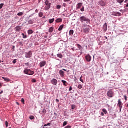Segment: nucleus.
I'll use <instances>...</instances> for the list:
<instances>
[{"label": "nucleus", "instance_id": "51", "mask_svg": "<svg viewBox=\"0 0 128 128\" xmlns=\"http://www.w3.org/2000/svg\"><path fill=\"white\" fill-rule=\"evenodd\" d=\"M64 2H70V0H64Z\"/></svg>", "mask_w": 128, "mask_h": 128}, {"label": "nucleus", "instance_id": "37", "mask_svg": "<svg viewBox=\"0 0 128 128\" xmlns=\"http://www.w3.org/2000/svg\"><path fill=\"white\" fill-rule=\"evenodd\" d=\"M29 118L30 120H34V116H30Z\"/></svg>", "mask_w": 128, "mask_h": 128}, {"label": "nucleus", "instance_id": "43", "mask_svg": "<svg viewBox=\"0 0 128 128\" xmlns=\"http://www.w3.org/2000/svg\"><path fill=\"white\" fill-rule=\"evenodd\" d=\"M69 92H70V90H72V86H70L68 90Z\"/></svg>", "mask_w": 128, "mask_h": 128}, {"label": "nucleus", "instance_id": "57", "mask_svg": "<svg viewBox=\"0 0 128 128\" xmlns=\"http://www.w3.org/2000/svg\"><path fill=\"white\" fill-rule=\"evenodd\" d=\"M128 2V0H126L124 2Z\"/></svg>", "mask_w": 128, "mask_h": 128}, {"label": "nucleus", "instance_id": "5", "mask_svg": "<svg viewBox=\"0 0 128 128\" xmlns=\"http://www.w3.org/2000/svg\"><path fill=\"white\" fill-rule=\"evenodd\" d=\"M32 52L30 51H29L28 52H25V57L26 58H32Z\"/></svg>", "mask_w": 128, "mask_h": 128}, {"label": "nucleus", "instance_id": "59", "mask_svg": "<svg viewBox=\"0 0 128 128\" xmlns=\"http://www.w3.org/2000/svg\"><path fill=\"white\" fill-rule=\"evenodd\" d=\"M106 40L108 38V37H106V36H104Z\"/></svg>", "mask_w": 128, "mask_h": 128}, {"label": "nucleus", "instance_id": "15", "mask_svg": "<svg viewBox=\"0 0 128 128\" xmlns=\"http://www.w3.org/2000/svg\"><path fill=\"white\" fill-rule=\"evenodd\" d=\"M62 22V18H58L56 20V22Z\"/></svg>", "mask_w": 128, "mask_h": 128}, {"label": "nucleus", "instance_id": "40", "mask_svg": "<svg viewBox=\"0 0 128 128\" xmlns=\"http://www.w3.org/2000/svg\"><path fill=\"white\" fill-rule=\"evenodd\" d=\"M5 124L6 126V128H8V121H6Z\"/></svg>", "mask_w": 128, "mask_h": 128}, {"label": "nucleus", "instance_id": "28", "mask_svg": "<svg viewBox=\"0 0 128 128\" xmlns=\"http://www.w3.org/2000/svg\"><path fill=\"white\" fill-rule=\"evenodd\" d=\"M22 14H24V12H20L18 13L17 16H22Z\"/></svg>", "mask_w": 128, "mask_h": 128}, {"label": "nucleus", "instance_id": "42", "mask_svg": "<svg viewBox=\"0 0 128 128\" xmlns=\"http://www.w3.org/2000/svg\"><path fill=\"white\" fill-rule=\"evenodd\" d=\"M2 6H4V4H0V9L2 8Z\"/></svg>", "mask_w": 128, "mask_h": 128}, {"label": "nucleus", "instance_id": "45", "mask_svg": "<svg viewBox=\"0 0 128 128\" xmlns=\"http://www.w3.org/2000/svg\"><path fill=\"white\" fill-rule=\"evenodd\" d=\"M16 59H14L12 61V63L13 64H16Z\"/></svg>", "mask_w": 128, "mask_h": 128}, {"label": "nucleus", "instance_id": "12", "mask_svg": "<svg viewBox=\"0 0 128 128\" xmlns=\"http://www.w3.org/2000/svg\"><path fill=\"white\" fill-rule=\"evenodd\" d=\"M103 29L104 30L106 31V30H108V24H106V23H105L104 25H103Z\"/></svg>", "mask_w": 128, "mask_h": 128}, {"label": "nucleus", "instance_id": "34", "mask_svg": "<svg viewBox=\"0 0 128 128\" xmlns=\"http://www.w3.org/2000/svg\"><path fill=\"white\" fill-rule=\"evenodd\" d=\"M71 108H72V110H74V108H76V105L74 104L72 105Z\"/></svg>", "mask_w": 128, "mask_h": 128}, {"label": "nucleus", "instance_id": "47", "mask_svg": "<svg viewBox=\"0 0 128 128\" xmlns=\"http://www.w3.org/2000/svg\"><path fill=\"white\" fill-rule=\"evenodd\" d=\"M72 128V126H66L65 128Z\"/></svg>", "mask_w": 128, "mask_h": 128}, {"label": "nucleus", "instance_id": "58", "mask_svg": "<svg viewBox=\"0 0 128 128\" xmlns=\"http://www.w3.org/2000/svg\"><path fill=\"white\" fill-rule=\"evenodd\" d=\"M126 7L128 8V3L126 4Z\"/></svg>", "mask_w": 128, "mask_h": 128}, {"label": "nucleus", "instance_id": "9", "mask_svg": "<svg viewBox=\"0 0 128 128\" xmlns=\"http://www.w3.org/2000/svg\"><path fill=\"white\" fill-rule=\"evenodd\" d=\"M85 58L86 60V62H90L92 60V56H90V55L88 54L85 56Z\"/></svg>", "mask_w": 128, "mask_h": 128}, {"label": "nucleus", "instance_id": "11", "mask_svg": "<svg viewBox=\"0 0 128 128\" xmlns=\"http://www.w3.org/2000/svg\"><path fill=\"white\" fill-rule=\"evenodd\" d=\"M15 28H16V32H20V30H22V28H20V26H16Z\"/></svg>", "mask_w": 128, "mask_h": 128}, {"label": "nucleus", "instance_id": "39", "mask_svg": "<svg viewBox=\"0 0 128 128\" xmlns=\"http://www.w3.org/2000/svg\"><path fill=\"white\" fill-rule=\"evenodd\" d=\"M68 124V122L66 121H64L63 123V126H66V124Z\"/></svg>", "mask_w": 128, "mask_h": 128}, {"label": "nucleus", "instance_id": "38", "mask_svg": "<svg viewBox=\"0 0 128 128\" xmlns=\"http://www.w3.org/2000/svg\"><path fill=\"white\" fill-rule=\"evenodd\" d=\"M80 10L81 12H84V7L82 6V8H80Z\"/></svg>", "mask_w": 128, "mask_h": 128}, {"label": "nucleus", "instance_id": "60", "mask_svg": "<svg viewBox=\"0 0 128 128\" xmlns=\"http://www.w3.org/2000/svg\"><path fill=\"white\" fill-rule=\"evenodd\" d=\"M47 126V124H45L44 125V126Z\"/></svg>", "mask_w": 128, "mask_h": 128}, {"label": "nucleus", "instance_id": "32", "mask_svg": "<svg viewBox=\"0 0 128 128\" xmlns=\"http://www.w3.org/2000/svg\"><path fill=\"white\" fill-rule=\"evenodd\" d=\"M78 88H79L80 90H81V88H82V84H79L78 86Z\"/></svg>", "mask_w": 128, "mask_h": 128}, {"label": "nucleus", "instance_id": "18", "mask_svg": "<svg viewBox=\"0 0 128 128\" xmlns=\"http://www.w3.org/2000/svg\"><path fill=\"white\" fill-rule=\"evenodd\" d=\"M100 4L102 6H106V2L102 0L100 2Z\"/></svg>", "mask_w": 128, "mask_h": 128}, {"label": "nucleus", "instance_id": "56", "mask_svg": "<svg viewBox=\"0 0 128 128\" xmlns=\"http://www.w3.org/2000/svg\"><path fill=\"white\" fill-rule=\"evenodd\" d=\"M46 124H47V126H50V123H48Z\"/></svg>", "mask_w": 128, "mask_h": 128}, {"label": "nucleus", "instance_id": "44", "mask_svg": "<svg viewBox=\"0 0 128 128\" xmlns=\"http://www.w3.org/2000/svg\"><path fill=\"white\" fill-rule=\"evenodd\" d=\"M25 66H30V63L27 62L24 64Z\"/></svg>", "mask_w": 128, "mask_h": 128}, {"label": "nucleus", "instance_id": "24", "mask_svg": "<svg viewBox=\"0 0 128 128\" xmlns=\"http://www.w3.org/2000/svg\"><path fill=\"white\" fill-rule=\"evenodd\" d=\"M54 22V18H52V19H49V22L50 24H52Z\"/></svg>", "mask_w": 128, "mask_h": 128}, {"label": "nucleus", "instance_id": "6", "mask_svg": "<svg viewBox=\"0 0 128 128\" xmlns=\"http://www.w3.org/2000/svg\"><path fill=\"white\" fill-rule=\"evenodd\" d=\"M117 106H119L120 108V112L121 110H122V101L120 100V99H119L118 100V103L117 104Z\"/></svg>", "mask_w": 128, "mask_h": 128}, {"label": "nucleus", "instance_id": "16", "mask_svg": "<svg viewBox=\"0 0 128 128\" xmlns=\"http://www.w3.org/2000/svg\"><path fill=\"white\" fill-rule=\"evenodd\" d=\"M64 24L60 25V26L59 28H58V30L60 32V30H62V28H64Z\"/></svg>", "mask_w": 128, "mask_h": 128}, {"label": "nucleus", "instance_id": "49", "mask_svg": "<svg viewBox=\"0 0 128 128\" xmlns=\"http://www.w3.org/2000/svg\"><path fill=\"white\" fill-rule=\"evenodd\" d=\"M62 6H64V8H66V3H64L62 4Z\"/></svg>", "mask_w": 128, "mask_h": 128}, {"label": "nucleus", "instance_id": "62", "mask_svg": "<svg viewBox=\"0 0 128 128\" xmlns=\"http://www.w3.org/2000/svg\"><path fill=\"white\" fill-rule=\"evenodd\" d=\"M122 10H120V12H122Z\"/></svg>", "mask_w": 128, "mask_h": 128}, {"label": "nucleus", "instance_id": "26", "mask_svg": "<svg viewBox=\"0 0 128 128\" xmlns=\"http://www.w3.org/2000/svg\"><path fill=\"white\" fill-rule=\"evenodd\" d=\"M57 56L58 58H62V54H57Z\"/></svg>", "mask_w": 128, "mask_h": 128}, {"label": "nucleus", "instance_id": "20", "mask_svg": "<svg viewBox=\"0 0 128 128\" xmlns=\"http://www.w3.org/2000/svg\"><path fill=\"white\" fill-rule=\"evenodd\" d=\"M28 34H34V30H28Z\"/></svg>", "mask_w": 128, "mask_h": 128}, {"label": "nucleus", "instance_id": "61", "mask_svg": "<svg viewBox=\"0 0 128 128\" xmlns=\"http://www.w3.org/2000/svg\"><path fill=\"white\" fill-rule=\"evenodd\" d=\"M72 50H74V48H72Z\"/></svg>", "mask_w": 128, "mask_h": 128}, {"label": "nucleus", "instance_id": "19", "mask_svg": "<svg viewBox=\"0 0 128 128\" xmlns=\"http://www.w3.org/2000/svg\"><path fill=\"white\" fill-rule=\"evenodd\" d=\"M82 3H78L77 4V8H80L82 7Z\"/></svg>", "mask_w": 128, "mask_h": 128}, {"label": "nucleus", "instance_id": "50", "mask_svg": "<svg viewBox=\"0 0 128 128\" xmlns=\"http://www.w3.org/2000/svg\"><path fill=\"white\" fill-rule=\"evenodd\" d=\"M124 98L125 100H126V96H124Z\"/></svg>", "mask_w": 128, "mask_h": 128}, {"label": "nucleus", "instance_id": "7", "mask_svg": "<svg viewBox=\"0 0 128 128\" xmlns=\"http://www.w3.org/2000/svg\"><path fill=\"white\" fill-rule=\"evenodd\" d=\"M50 82L54 86H56L58 84V80L56 78H52L50 80Z\"/></svg>", "mask_w": 128, "mask_h": 128}, {"label": "nucleus", "instance_id": "22", "mask_svg": "<svg viewBox=\"0 0 128 128\" xmlns=\"http://www.w3.org/2000/svg\"><path fill=\"white\" fill-rule=\"evenodd\" d=\"M61 82H62L64 86H66V81L64 80H62Z\"/></svg>", "mask_w": 128, "mask_h": 128}, {"label": "nucleus", "instance_id": "41", "mask_svg": "<svg viewBox=\"0 0 128 128\" xmlns=\"http://www.w3.org/2000/svg\"><path fill=\"white\" fill-rule=\"evenodd\" d=\"M21 102L24 104V98H22Z\"/></svg>", "mask_w": 128, "mask_h": 128}, {"label": "nucleus", "instance_id": "17", "mask_svg": "<svg viewBox=\"0 0 128 128\" xmlns=\"http://www.w3.org/2000/svg\"><path fill=\"white\" fill-rule=\"evenodd\" d=\"M72 34H74V30H70L69 31V35H70V36H72Z\"/></svg>", "mask_w": 128, "mask_h": 128}, {"label": "nucleus", "instance_id": "54", "mask_svg": "<svg viewBox=\"0 0 128 128\" xmlns=\"http://www.w3.org/2000/svg\"><path fill=\"white\" fill-rule=\"evenodd\" d=\"M56 102H59L60 100H58V99H56Z\"/></svg>", "mask_w": 128, "mask_h": 128}, {"label": "nucleus", "instance_id": "1", "mask_svg": "<svg viewBox=\"0 0 128 128\" xmlns=\"http://www.w3.org/2000/svg\"><path fill=\"white\" fill-rule=\"evenodd\" d=\"M80 22H86V24H89L90 22V20L85 16H80Z\"/></svg>", "mask_w": 128, "mask_h": 128}, {"label": "nucleus", "instance_id": "25", "mask_svg": "<svg viewBox=\"0 0 128 128\" xmlns=\"http://www.w3.org/2000/svg\"><path fill=\"white\" fill-rule=\"evenodd\" d=\"M76 46L78 48V50H82V46L80 45V44H76Z\"/></svg>", "mask_w": 128, "mask_h": 128}, {"label": "nucleus", "instance_id": "53", "mask_svg": "<svg viewBox=\"0 0 128 128\" xmlns=\"http://www.w3.org/2000/svg\"><path fill=\"white\" fill-rule=\"evenodd\" d=\"M62 70H64V72H66V70L64 68H62Z\"/></svg>", "mask_w": 128, "mask_h": 128}, {"label": "nucleus", "instance_id": "8", "mask_svg": "<svg viewBox=\"0 0 128 128\" xmlns=\"http://www.w3.org/2000/svg\"><path fill=\"white\" fill-rule=\"evenodd\" d=\"M46 64V61H42L39 64L40 68H42V66H44Z\"/></svg>", "mask_w": 128, "mask_h": 128}, {"label": "nucleus", "instance_id": "52", "mask_svg": "<svg viewBox=\"0 0 128 128\" xmlns=\"http://www.w3.org/2000/svg\"><path fill=\"white\" fill-rule=\"evenodd\" d=\"M4 92V91L1 90V92H0V94H2Z\"/></svg>", "mask_w": 128, "mask_h": 128}, {"label": "nucleus", "instance_id": "33", "mask_svg": "<svg viewBox=\"0 0 128 128\" xmlns=\"http://www.w3.org/2000/svg\"><path fill=\"white\" fill-rule=\"evenodd\" d=\"M117 2L119 4H122V2H124V0H117Z\"/></svg>", "mask_w": 128, "mask_h": 128}, {"label": "nucleus", "instance_id": "48", "mask_svg": "<svg viewBox=\"0 0 128 128\" xmlns=\"http://www.w3.org/2000/svg\"><path fill=\"white\" fill-rule=\"evenodd\" d=\"M86 26H88V25H86V24H83L84 28H86Z\"/></svg>", "mask_w": 128, "mask_h": 128}, {"label": "nucleus", "instance_id": "14", "mask_svg": "<svg viewBox=\"0 0 128 128\" xmlns=\"http://www.w3.org/2000/svg\"><path fill=\"white\" fill-rule=\"evenodd\" d=\"M59 74L61 76H64V72L62 70L59 71Z\"/></svg>", "mask_w": 128, "mask_h": 128}, {"label": "nucleus", "instance_id": "30", "mask_svg": "<svg viewBox=\"0 0 128 128\" xmlns=\"http://www.w3.org/2000/svg\"><path fill=\"white\" fill-rule=\"evenodd\" d=\"M102 112H104L105 114H108V111H106V109H102Z\"/></svg>", "mask_w": 128, "mask_h": 128}, {"label": "nucleus", "instance_id": "63", "mask_svg": "<svg viewBox=\"0 0 128 128\" xmlns=\"http://www.w3.org/2000/svg\"><path fill=\"white\" fill-rule=\"evenodd\" d=\"M0 86H2V83L0 82Z\"/></svg>", "mask_w": 128, "mask_h": 128}, {"label": "nucleus", "instance_id": "55", "mask_svg": "<svg viewBox=\"0 0 128 128\" xmlns=\"http://www.w3.org/2000/svg\"><path fill=\"white\" fill-rule=\"evenodd\" d=\"M104 112H101V116H104Z\"/></svg>", "mask_w": 128, "mask_h": 128}, {"label": "nucleus", "instance_id": "2", "mask_svg": "<svg viewBox=\"0 0 128 128\" xmlns=\"http://www.w3.org/2000/svg\"><path fill=\"white\" fill-rule=\"evenodd\" d=\"M24 74H29L30 76H32L34 72V71H32L30 69H28V68H26L24 70Z\"/></svg>", "mask_w": 128, "mask_h": 128}, {"label": "nucleus", "instance_id": "64", "mask_svg": "<svg viewBox=\"0 0 128 128\" xmlns=\"http://www.w3.org/2000/svg\"><path fill=\"white\" fill-rule=\"evenodd\" d=\"M13 46V48H14L15 46Z\"/></svg>", "mask_w": 128, "mask_h": 128}, {"label": "nucleus", "instance_id": "31", "mask_svg": "<svg viewBox=\"0 0 128 128\" xmlns=\"http://www.w3.org/2000/svg\"><path fill=\"white\" fill-rule=\"evenodd\" d=\"M80 82H82V84H84V80H82V76H81L80 78Z\"/></svg>", "mask_w": 128, "mask_h": 128}, {"label": "nucleus", "instance_id": "13", "mask_svg": "<svg viewBox=\"0 0 128 128\" xmlns=\"http://www.w3.org/2000/svg\"><path fill=\"white\" fill-rule=\"evenodd\" d=\"M28 24H34V20H28Z\"/></svg>", "mask_w": 128, "mask_h": 128}, {"label": "nucleus", "instance_id": "36", "mask_svg": "<svg viewBox=\"0 0 128 128\" xmlns=\"http://www.w3.org/2000/svg\"><path fill=\"white\" fill-rule=\"evenodd\" d=\"M31 82H36V79H34V78H32V79Z\"/></svg>", "mask_w": 128, "mask_h": 128}, {"label": "nucleus", "instance_id": "23", "mask_svg": "<svg viewBox=\"0 0 128 128\" xmlns=\"http://www.w3.org/2000/svg\"><path fill=\"white\" fill-rule=\"evenodd\" d=\"M2 78L6 82H10V79L8 78H5V77H2Z\"/></svg>", "mask_w": 128, "mask_h": 128}, {"label": "nucleus", "instance_id": "29", "mask_svg": "<svg viewBox=\"0 0 128 128\" xmlns=\"http://www.w3.org/2000/svg\"><path fill=\"white\" fill-rule=\"evenodd\" d=\"M42 16H44V14L42 13V12H39L38 16H40V18H42Z\"/></svg>", "mask_w": 128, "mask_h": 128}, {"label": "nucleus", "instance_id": "3", "mask_svg": "<svg viewBox=\"0 0 128 128\" xmlns=\"http://www.w3.org/2000/svg\"><path fill=\"white\" fill-rule=\"evenodd\" d=\"M46 6H45V10H50V5L52 4L50 2V1L48 0H46L44 2Z\"/></svg>", "mask_w": 128, "mask_h": 128}, {"label": "nucleus", "instance_id": "27", "mask_svg": "<svg viewBox=\"0 0 128 128\" xmlns=\"http://www.w3.org/2000/svg\"><path fill=\"white\" fill-rule=\"evenodd\" d=\"M22 36L23 38H28V36H26V34H24V33H22Z\"/></svg>", "mask_w": 128, "mask_h": 128}, {"label": "nucleus", "instance_id": "21", "mask_svg": "<svg viewBox=\"0 0 128 128\" xmlns=\"http://www.w3.org/2000/svg\"><path fill=\"white\" fill-rule=\"evenodd\" d=\"M54 27L52 26V27H50L49 30H48V32H54Z\"/></svg>", "mask_w": 128, "mask_h": 128}, {"label": "nucleus", "instance_id": "10", "mask_svg": "<svg viewBox=\"0 0 128 128\" xmlns=\"http://www.w3.org/2000/svg\"><path fill=\"white\" fill-rule=\"evenodd\" d=\"M83 30H84V32L88 34V32H90V28L86 27L85 28H84Z\"/></svg>", "mask_w": 128, "mask_h": 128}, {"label": "nucleus", "instance_id": "46", "mask_svg": "<svg viewBox=\"0 0 128 128\" xmlns=\"http://www.w3.org/2000/svg\"><path fill=\"white\" fill-rule=\"evenodd\" d=\"M116 14H118V16H122V14H120V12H116Z\"/></svg>", "mask_w": 128, "mask_h": 128}, {"label": "nucleus", "instance_id": "4", "mask_svg": "<svg viewBox=\"0 0 128 128\" xmlns=\"http://www.w3.org/2000/svg\"><path fill=\"white\" fill-rule=\"evenodd\" d=\"M114 90H109L108 92H107V96H108L109 98H112V96H114Z\"/></svg>", "mask_w": 128, "mask_h": 128}, {"label": "nucleus", "instance_id": "35", "mask_svg": "<svg viewBox=\"0 0 128 128\" xmlns=\"http://www.w3.org/2000/svg\"><path fill=\"white\" fill-rule=\"evenodd\" d=\"M60 8H62V6L60 5V4L57 5L56 8L58 10H60Z\"/></svg>", "mask_w": 128, "mask_h": 128}]
</instances>
